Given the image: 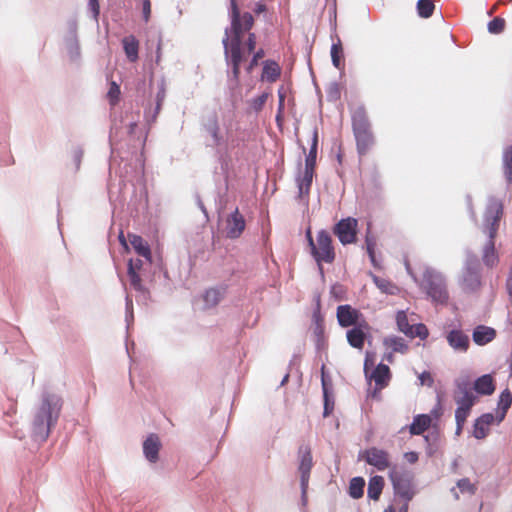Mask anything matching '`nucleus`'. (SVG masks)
Listing matches in <instances>:
<instances>
[{
    "instance_id": "338daca9",
    "label": "nucleus",
    "mask_w": 512,
    "mask_h": 512,
    "mask_svg": "<svg viewBox=\"0 0 512 512\" xmlns=\"http://www.w3.org/2000/svg\"><path fill=\"white\" fill-rule=\"evenodd\" d=\"M338 161L341 163V155H338Z\"/></svg>"
},
{
    "instance_id": "de8ad7c7",
    "label": "nucleus",
    "mask_w": 512,
    "mask_h": 512,
    "mask_svg": "<svg viewBox=\"0 0 512 512\" xmlns=\"http://www.w3.org/2000/svg\"><path fill=\"white\" fill-rule=\"evenodd\" d=\"M256 34L255 33H249L248 38L245 42V46L247 47V50L249 53L253 52L256 47Z\"/></svg>"
},
{
    "instance_id": "2f4dec72",
    "label": "nucleus",
    "mask_w": 512,
    "mask_h": 512,
    "mask_svg": "<svg viewBox=\"0 0 512 512\" xmlns=\"http://www.w3.org/2000/svg\"><path fill=\"white\" fill-rule=\"evenodd\" d=\"M122 43L127 58L132 62L136 61L138 58L139 49L138 40L133 35H130L125 37L122 40Z\"/></svg>"
},
{
    "instance_id": "2eb2a0df",
    "label": "nucleus",
    "mask_w": 512,
    "mask_h": 512,
    "mask_svg": "<svg viewBox=\"0 0 512 512\" xmlns=\"http://www.w3.org/2000/svg\"><path fill=\"white\" fill-rule=\"evenodd\" d=\"M481 285L480 272L475 268L466 267L461 280L463 291L466 293H475L480 290Z\"/></svg>"
},
{
    "instance_id": "9d476101",
    "label": "nucleus",
    "mask_w": 512,
    "mask_h": 512,
    "mask_svg": "<svg viewBox=\"0 0 512 512\" xmlns=\"http://www.w3.org/2000/svg\"><path fill=\"white\" fill-rule=\"evenodd\" d=\"M336 316L339 325L344 328L357 326L362 320H365L358 309L348 304L338 306Z\"/></svg>"
},
{
    "instance_id": "8fccbe9b",
    "label": "nucleus",
    "mask_w": 512,
    "mask_h": 512,
    "mask_svg": "<svg viewBox=\"0 0 512 512\" xmlns=\"http://www.w3.org/2000/svg\"><path fill=\"white\" fill-rule=\"evenodd\" d=\"M278 98H279V102H278V110L281 111H284V103H285V98H286V90L284 89V87H280L278 89Z\"/></svg>"
},
{
    "instance_id": "72a5a7b5",
    "label": "nucleus",
    "mask_w": 512,
    "mask_h": 512,
    "mask_svg": "<svg viewBox=\"0 0 512 512\" xmlns=\"http://www.w3.org/2000/svg\"><path fill=\"white\" fill-rule=\"evenodd\" d=\"M373 282L377 286L378 289L381 290V292L389 294V295H395L399 292V288L390 280L379 277V276H373Z\"/></svg>"
},
{
    "instance_id": "09e8293b",
    "label": "nucleus",
    "mask_w": 512,
    "mask_h": 512,
    "mask_svg": "<svg viewBox=\"0 0 512 512\" xmlns=\"http://www.w3.org/2000/svg\"><path fill=\"white\" fill-rule=\"evenodd\" d=\"M142 13L145 22H148L151 15V2L150 0H143Z\"/></svg>"
},
{
    "instance_id": "b1692460",
    "label": "nucleus",
    "mask_w": 512,
    "mask_h": 512,
    "mask_svg": "<svg viewBox=\"0 0 512 512\" xmlns=\"http://www.w3.org/2000/svg\"><path fill=\"white\" fill-rule=\"evenodd\" d=\"M281 75V67L279 64L272 60H266L263 63V71L261 79L270 83L276 82Z\"/></svg>"
},
{
    "instance_id": "423d86ee",
    "label": "nucleus",
    "mask_w": 512,
    "mask_h": 512,
    "mask_svg": "<svg viewBox=\"0 0 512 512\" xmlns=\"http://www.w3.org/2000/svg\"><path fill=\"white\" fill-rule=\"evenodd\" d=\"M389 478L396 495H399L405 501L413 499L415 493L412 487V476L408 472L400 471L394 466L390 469Z\"/></svg>"
},
{
    "instance_id": "13d9d810",
    "label": "nucleus",
    "mask_w": 512,
    "mask_h": 512,
    "mask_svg": "<svg viewBox=\"0 0 512 512\" xmlns=\"http://www.w3.org/2000/svg\"><path fill=\"white\" fill-rule=\"evenodd\" d=\"M267 10V7L265 4L257 3L253 9L254 13L259 15Z\"/></svg>"
},
{
    "instance_id": "a211bd4d",
    "label": "nucleus",
    "mask_w": 512,
    "mask_h": 512,
    "mask_svg": "<svg viewBox=\"0 0 512 512\" xmlns=\"http://www.w3.org/2000/svg\"><path fill=\"white\" fill-rule=\"evenodd\" d=\"M449 345L456 351L466 352L469 348L470 341L467 334L461 330H451L446 336Z\"/></svg>"
},
{
    "instance_id": "bb28decb",
    "label": "nucleus",
    "mask_w": 512,
    "mask_h": 512,
    "mask_svg": "<svg viewBox=\"0 0 512 512\" xmlns=\"http://www.w3.org/2000/svg\"><path fill=\"white\" fill-rule=\"evenodd\" d=\"M225 288H210L205 291L202 298L205 307L210 309L216 307L224 298Z\"/></svg>"
},
{
    "instance_id": "9b49d317",
    "label": "nucleus",
    "mask_w": 512,
    "mask_h": 512,
    "mask_svg": "<svg viewBox=\"0 0 512 512\" xmlns=\"http://www.w3.org/2000/svg\"><path fill=\"white\" fill-rule=\"evenodd\" d=\"M365 461L374 466L379 471H384L391 467L390 455L387 451L376 447H371L364 452Z\"/></svg>"
},
{
    "instance_id": "20e7f679",
    "label": "nucleus",
    "mask_w": 512,
    "mask_h": 512,
    "mask_svg": "<svg viewBox=\"0 0 512 512\" xmlns=\"http://www.w3.org/2000/svg\"><path fill=\"white\" fill-rule=\"evenodd\" d=\"M306 237L309 242L311 255L319 265L320 269H322V263L331 264L335 260L336 253L333 246V240L328 231H319L316 239L314 240L311 230L308 229L306 231Z\"/></svg>"
},
{
    "instance_id": "f03ea898",
    "label": "nucleus",
    "mask_w": 512,
    "mask_h": 512,
    "mask_svg": "<svg viewBox=\"0 0 512 512\" xmlns=\"http://www.w3.org/2000/svg\"><path fill=\"white\" fill-rule=\"evenodd\" d=\"M503 216V204L498 199H491L484 213L482 231L488 236L482 250V261L487 267H494L499 263V256L495 249V238Z\"/></svg>"
},
{
    "instance_id": "a18cd8bd",
    "label": "nucleus",
    "mask_w": 512,
    "mask_h": 512,
    "mask_svg": "<svg viewBox=\"0 0 512 512\" xmlns=\"http://www.w3.org/2000/svg\"><path fill=\"white\" fill-rule=\"evenodd\" d=\"M457 486L461 492H467L469 494H473L475 492V486L470 482L468 478L460 479L457 482Z\"/></svg>"
},
{
    "instance_id": "aec40b11",
    "label": "nucleus",
    "mask_w": 512,
    "mask_h": 512,
    "mask_svg": "<svg viewBox=\"0 0 512 512\" xmlns=\"http://www.w3.org/2000/svg\"><path fill=\"white\" fill-rule=\"evenodd\" d=\"M161 442L156 434H150L143 443V452L146 459L152 463L158 460Z\"/></svg>"
},
{
    "instance_id": "c756f323",
    "label": "nucleus",
    "mask_w": 512,
    "mask_h": 512,
    "mask_svg": "<svg viewBox=\"0 0 512 512\" xmlns=\"http://www.w3.org/2000/svg\"><path fill=\"white\" fill-rule=\"evenodd\" d=\"M383 345L390 349L392 353H406L408 351V345L403 338L397 336H389L384 338Z\"/></svg>"
},
{
    "instance_id": "052dcab7",
    "label": "nucleus",
    "mask_w": 512,
    "mask_h": 512,
    "mask_svg": "<svg viewBox=\"0 0 512 512\" xmlns=\"http://www.w3.org/2000/svg\"><path fill=\"white\" fill-rule=\"evenodd\" d=\"M369 362H370L369 355L367 354L366 359H365V364H364V370H365L366 373H367V370H368Z\"/></svg>"
},
{
    "instance_id": "69168bd1",
    "label": "nucleus",
    "mask_w": 512,
    "mask_h": 512,
    "mask_svg": "<svg viewBox=\"0 0 512 512\" xmlns=\"http://www.w3.org/2000/svg\"><path fill=\"white\" fill-rule=\"evenodd\" d=\"M323 387H325V382H322ZM324 393L326 394V388H324Z\"/></svg>"
},
{
    "instance_id": "e2e57ef3",
    "label": "nucleus",
    "mask_w": 512,
    "mask_h": 512,
    "mask_svg": "<svg viewBox=\"0 0 512 512\" xmlns=\"http://www.w3.org/2000/svg\"><path fill=\"white\" fill-rule=\"evenodd\" d=\"M392 358H393V355H392V352L386 357V359L389 361V362H392Z\"/></svg>"
},
{
    "instance_id": "f257e3e1",
    "label": "nucleus",
    "mask_w": 512,
    "mask_h": 512,
    "mask_svg": "<svg viewBox=\"0 0 512 512\" xmlns=\"http://www.w3.org/2000/svg\"><path fill=\"white\" fill-rule=\"evenodd\" d=\"M230 17L232 38L228 37L226 29L225 37L222 40L224 52L227 59L232 65V73L235 79L240 75V65L243 60L242 53V37L245 32L252 29L254 25V17L249 12L241 13L236 0H230Z\"/></svg>"
},
{
    "instance_id": "1a4fd4ad",
    "label": "nucleus",
    "mask_w": 512,
    "mask_h": 512,
    "mask_svg": "<svg viewBox=\"0 0 512 512\" xmlns=\"http://www.w3.org/2000/svg\"><path fill=\"white\" fill-rule=\"evenodd\" d=\"M299 455V472L301 476V487L306 490L310 478V472L313 467V459L311 448L309 445H301L298 451Z\"/></svg>"
},
{
    "instance_id": "0eeeda50",
    "label": "nucleus",
    "mask_w": 512,
    "mask_h": 512,
    "mask_svg": "<svg viewBox=\"0 0 512 512\" xmlns=\"http://www.w3.org/2000/svg\"><path fill=\"white\" fill-rule=\"evenodd\" d=\"M357 228V219L347 217L335 224L333 233L343 245L353 244L357 240Z\"/></svg>"
},
{
    "instance_id": "79ce46f5",
    "label": "nucleus",
    "mask_w": 512,
    "mask_h": 512,
    "mask_svg": "<svg viewBox=\"0 0 512 512\" xmlns=\"http://www.w3.org/2000/svg\"><path fill=\"white\" fill-rule=\"evenodd\" d=\"M504 170L507 177L510 179L512 176V145L507 147L503 154Z\"/></svg>"
},
{
    "instance_id": "cd10ccee",
    "label": "nucleus",
    "mask_w": 512,
    "mask_h": 512,
    "mask_svg": "<svg viewBox=\"0 0 512 512\" xmlns=\"http://www.w3.org/2000/svg\"><path fill=\"white\" fill-rule=\"evenodd\" d=\"M432 419L427 414H421L414 417L412 424L410 425V433L412 435L423 434L431 425Z\"/></svg>"
},
{
    "instance_id": "c9c22d12",
    "label": "nucleus",
    "mask_w": 512,
    "mask_h": 512,
    "mask_svg": "<svg viewBox=\"0 0 512 512\" xmlns=\"http://www.w3.org/2000/svg\"><path fill=\"white\" fill-rule=\"evenodd\" d=\"M365 244H366V250L369 255V258L371 260V263L376 267V257H375V248L377 245L376 238L372 235L370 231V225L367 228L366 236H365Z\"/></svg>"
},
{
    "instance_id": "a878e982",
    "label": "nucleus",
    "mask_w": 512,
    "mask_h": 512,
    "mask_svg": "<svg viewBox=\"0 0 512 512\" xmlns=\"http://www.w3.org/2000/svg\"><path fill=\"white\" fill-rule=\"evenodd\" d=\"M204 129L211 136L215 146L219 147L224 143V139L220 133V127L216 116L208 119V121L204 124Z\"/></svg>"
},
{
    "instance_id": "680f3d73",
    "label": "nucleus",
    "mask_w": 512,
    "mask_h": 512,
    "mask_svg": "<svg viewBox=\"0 0 512 512\" xmlns=\"http://www.w3.org/2000/svg\"><path fill=\"white\" fill-rule=\"evenodd\" d=\"M119 240L127 248L126 240L122 234L119 236Z\"/></svg>"
},
{
    "instance_id": "e433bc0d",
    "label": "nucleus",
    "mask_w": 512,
    "mask_h": 512,
    "mask_svg": "<svg viewBox=\"0 0 512 512\" xmlns=\"http://www.w3.org/2000/svg\"><path fill=\"white\" fill-rule=\"evenodd\" d=\"M471 408L472 407H457V409L455 411V419H456V424H457V428H456L457 435H460V433L462 432L463 426L466 422L467 417L470 414Z\"/></svg>"
},
{
    "instance_id": "4be33fe9",
    "label": "nucleus",
    "mask_w": 512,
    "mask_h": 512,
    "mask_svg": "<svg viewBox=\"0 0 512 512\" xmlns=\"http://www.w3.org/2000/svg\"><path fill=\"white\" fill-rule=\"evenodd\" d=\"M511 404H512V393L508 388H506L505 390H503L501 392V394L499 396L498 409H497L496 415H494L496 417L497 424H499L500 422H502L504 420V418L507 414V411L511 407Z\"/></svg>"
},
{
    "instance_id": "37998d69",
    "label": "nucleus",
    "mask_w": 512,
    "mask_h": 512,
    "mask_svg": "<svg viewBox=\"0 0 512 512\" xmlns=\"http://www.w3.org/2000/svg\"><path fill=\"white\" fill-rule=\"evenodd\" d=\"M120 87L116 82H111L107 98L112 106L116 105L120 97Z\"/></svg>"
},
{
    "instance_id": "6e6d98bb",
    "label": "nucleus",
    "mask_w": 512,
    "mask_h": 512,
    "mask_svg": "<svg viewBox=\"0 0 512 512\" xmlns=\"http://www.w3.org/2000/svg\"><path fill=\"white\" fill-rule=\"evenodd\" d=\"M405 459L409 463H415L418 460V454L416 452L405 453Z\"/></svg>"
},
{
    "instance_id": "4468645a",
    "label": "nucleus",
    "mask_w": 512,
    "mask_h": 512,
    "mask_svg": "<svg viewBox=\"0 0 512 512\" xmlns=\"http://www.w3.org/2000/svg\"><path fill=\"white\" fill-rule=\"evenodd\" d=\"M245 219L243 215L236 208L233 213L226 220V235L228 238L236 239L241 236L245 230Z\"/></svg>"
},
{
    "instance_id": "7ed1b4c3",
    "label": "nucleus",
    "mask_w": 512,
    "mask_h": 512,
    "mask_svg": "<svg viewBox=\"0 0 512 512\" xmlns=\"http://www.w3.org/2000/svg\"><path fill=\"white\" fill-rule=\"evenodd\" d=\"M352 129L359 155L367 154L375 144V137L366 111L357 109L352 115Z\"/></svg>"
},
{
    "instance_id": "39448f33",
    "label": "nucleus",
    "mask_w": 512,
    "mask_h": 512,
    "mask_svg": "<svg viewBox=\"0 0 512 512\" xmlns=\"http://www.w3.org/2000/svg\"><path fill=\"white\" fill-rule=\"evenodd\" d=\"M56 405V403L54 406L52 405L49 397L44 398L35 417L34 433L42 439H46L48 437L51 426L58 418L59 408H56Z\"/></svg>"
},
{
    "instance_id": "393cba45",
    "label": "nucleus",
    "mask_w": 512,
    "mask_h": 512,
    "mask_svg": "<svg viewBox=\"0 0 512 512\" xmlns=\"http://www.w3.org/2000/svg\"><path fill=\"white\" fill-rule=\"evenodd\" d=\"M472 336L476 344L485 345L495 338L496 332L493 328L480 325L474 329Z\"/></svg>"
},
{
    "instance_id": "dca6fc26",
    "label": "nucleus",
    "mask_w": 512,
    "mask_h": 512,
    "mask_svg": "<svg viewBox=\"0 0 512 512\" xmlns=\"http://www.w3.org/2000/svg\"><path fill=\"white\" fill-rule=\"evenodd\" d=\"M496 422L492 413H486L476 419L474 423L473 436L477 439H484L490 433V427Z\"/></svg>"
},
{
    "instance_id": "603ef678",
    "label": "nucleus",
    "mask_w": 512,
    "mask_h": 512,
    "mask_svg": "<svg viewBox=\"0 0 512 512\" xmlns=\"http://www.w3.org/2000/svg\"><path fill=\"white\" fill-rule=\"evenodd\" d=\"M143 262L140 259L130 260L128 263V270L139 272L142 269Z\"/></svg>"
},
{
    "instance_id": "a19ab883",
    "label": "nucleus",
    "mask_w": 512,
    "mask_h": 512,
    "mask_svg": "<svg viewBox=\"0 0 512 512\" xmlns=\"http://www.w3.org/2000/svg\"><path fill=\"white\" fill-rule=\"evenodd\" d=\"M505 26H506V21L504 18L495 17L488 23V31L491 34H499L504 31Z\"/></svg>"
},
{
    "instance_id": "58836bf2",
    "label": "nucleus",
    "mask_w": 512,
    "mask_h": 512,
    "mask_svg": "<svg viewBox=\"0 0 512 512\" xmlns=\"http://www.w3.org/2000/svg\"><path fill=\"white\" fill-rule=\"evenodd\" d=\"M343 48L341 45V41L338 40L337 43H334L331 47V59L333 65L340 69L343 65Z\"/></svg>"
},
{
    "instance_id": "ddd939ff",
    "label": "nucleus",
    "mask_w": 512,
    "mask_h": 512,
    "mask_svg": "<svg viewBox=\"0 0 512 512\" xmlns=\"http://www.w3.org/2000/svg\"><path fill=\"white\" fill-rule=\"evenodd\" d=\"M426 292L433 301L445 303L448 300V292L440 278L429 277L424 283Z\"/></svg>"
},
{
    "instance_id": "0e129e2a",
    "label": "nucleus",
    "mask_w": 512,
    "mask_h": 512,
    "mask_svg": "<svg viewBox=\"0 0 512 512\" xmlns=\"http://www.w3.org/2000/svg\"><path fill=\"white\" fill-rule=\"evenodd\" d=\"M328 414H329V412H328V406H327V404H326V405H325L324 415H325V416H327Z\"/></svg>"
},
{
    "instance_id": "bf43d9fd",
    "label": "nucleus",
    "mask_w": 512,
    "mask_h": 512,
    "mask_svg": "<svg viewBox=\"0 0 512 512\" xmlns=\"http://www.w3.org/2000/svg\"><path fill=\"white\" fill-rule=\"evenodd\" d=\"M283 115H284V111H281L277 109V114H276V122L277 124L280 126L282 121H283Z\"/></svg>"
},
{
    "instance_id": "ea45409f",
    "label": "nucleus",
    "mask_w": 512,
    "mask_h": 512,
    "mask_svg": "<svg viewBox=\"0 0 512 512\" xmlns=\"http://www.w3.org/2000/svg\"><path fill=\"white\" fill-rule=\"evenodd\" d=\"M269 97H270V93L264 92L261 95H259L258 97L251 99L249 101L250 109L255 113H259L260 111H262V109L265 106Z\"/></svg>"
},
{
    "instance_id": "5fc2aeb1",
    "label": "nucleus",
    "mask_w": 512,
    "mask_h": 512,
    "mask_svg": "<svg viewBox=\"0 0 512 512\" xmlns=\"http://www.w3.org/2000/svg\"><path fill=\"white\" fill-rule=\"evenodd\" d=\"M89 7L93 12L94 17L97 18L100 12L98 0H89Z\"/></svg>"
},
{
    "instance_id": "f704fd0d",
    "label": "nucleus",
    "mask_w": 512,
    "mask_h": 512,
    "mask_svg": "<svg viewBox=\"0 0 512 512\" xmlns=\"http://www.w3.org/2000/svg\"><path fill=\"white\" fill-rule=\"evenodd\" d=\"M365 481L362 477H355L350 481L349 495L354 499H359L364 493Z\"/></svg>"
},
{
    "instance_id": "4c0bfd02",
    "label": "nucleus",
    "mask_w": 512,
    "mask_h": 512,
    "mask_svg": "<svg viewBox=\"0 0 512 512\" xmlns=\"http://www.w3.org/2000/svg\"><path fill=\"white\" fill-rule=\"evenodd\" d=\"M435 9V5L432 0H418L417 12L422 18H429L432 16Z\"/></svg>"
},
{
    "instance_id": "3c124183",
    "label": "nucleus",
    "mask_w": 512,
    "mask_h": 512,
    "mask_svg": "<svg viewBox=\"0 0 512 512\" xmlns=\"http://www.w3.org/2000/svg\"><path fill=\"white\" fill-rule=\"evenodd\" d=\"M419 380L421 382L422 385H428V386H431L433 384V378L431 376V374L427 371H424L423 373H421L419 375Z\"/></svg>"
},
{
    "instance_id": "412c9836",
    "label": "nucleus",
    "mask_w": 512,
    "mask_h": 512,
    "mask_svg": "<svg viewBox=\"0 0 512 512\" xmlns=\"http://www.w3.org/2000/svg\"><path fill=\"white\" fill-rule=\"evenodd\" d=\"M128 239L135 252L145 258L148 262H152V253L148 243L139 235L128 234Z\"/></svg>"
},
{
    "instance_id": "7c9ffc66",
    "label": "nucleus",
    "mask_w": 512,
    "mask_h": 512,
    "mask_svg": "<svg viewBox=\"0 0 512 512\" xmlns=\"http://www.w3.org/2000/svg\"><path fill=\"white\" fill-rule=\"evenodd\" d=\"M317 148H318V133L315 130L313 132L312 143L310 147V151L305 159V171L315 172L316 167V158H317Z\"/></svg>"
},
{
    "instance_id": "49530a36",
    "label": "nucleus",
    "mask_w": 512,
    "mask_h": 512,
    "mask_svg": "<svg viewBox=\"0 0 512 512\" xmlns=\"http://www.w3.org/2000/svg\"><path fill=\"white\" fill-rule=\"evenodd\" d=\"M264 56H265L264 49H262V48L258 49L254 53L252 60L250 61L249 65L247 67V71L251 72L258 65V61L260 59H262Z\"/></svg>"
},
{
    "instance_id": "f8f14e48",
    "label": "nucleus",
    "mask_w": 512,
    "mask_h": 512,
    "mask_svg": "<svg viewBox=\"0 0 512 512\" xmlns=\"http://www.w3.org/2000/svg\"><path fill=\"white\" fill-rule=\"evenodd\" d=\"M370 330V325L366 320H362L359 325L352 327L346 333L347 342L353 348L362 350L365 340Z\"/></svg>"
},
{
    "instance_id": "6ab92c4d",
    "label": "nucleus",
    "mask_w": 512,
    "mask_h": 512,
    "mask_svg": "<svg viewBox=\"0 0 512 512\" xmlns=\"http://www.w3.org/2000/svg\"><path fill=\"white\" fill-rule=\"evenodd\" d=\"M475 396L467 384H458L454 393V400L457 407H473Z\"/></svg>"
},
{
    "instance_id": "4d7b16f0",
    "label": "nucleus",
    "mask_w": 512,
    "mask_h": 512,
    "mask_svg": "<svg viewBox=\"0 0 512 512\" xmlns=\"http://www.w3.org/2000/svg\"><path fill=\"white\" fill-rule=\"evenodd\" d=\"M506 289L509 294V296L512 298V265L510 269V275L506 281Z\"/></svg>"
},
{
    "instance_id": "6e6552de",
    "label": "nucleus",
    "mask_w": 512,
    "mask_h": 512,
    "mask_svg": "<svg viewBox=\"0 0 512 512\" xmlns=\"http://www.w3.org/2000/svg\"><path fill=\"white\" fill-rule=\"evenodd\" d=\"M396 323L399 331L410 338L419 337L420 339L424 340L429 335L428 329L424 324L419 323L416 325H410L405 311L397 312Z\"/></svg>"
},
{
    "instance_id": "c03bdc74",
    "label": "nucleus",
    "mask_w": 512,
    "mask_h": 512,
    "mask_svg": "<svg viewBox=\"0 0 512 512\" xmlns=\"http://www.w3.org/2000/svg\"><path fill=\"white\" fill-rule=\"evenodd\" d=\"M128 277L130 281V286L136 291H143L142 279L139 275V272L128 270Z\"/></svg>"
},
{
    "instance_id": "5701e85b",
    "label": "nucleus",
    "mask_w": 512,
    "mask_h": 512,
    "mask_svg": "<svg viewBox=\"0 0 512 512\" xmlns=\"http://www.w3.org/2000/svg\"><path fill=\"white\" fill-rule=\"evenodd\" d=\"M474 390L481 395H491L495 391V382L490 374L477 378L473 386Z\"/></svg>"
},
{
    "instance_id": "473e14b6",
    "label": "nucleus",
    "mask_w": 512,
    "mask_h": 512,
    "mask_svg": "<svg viewBox=\"0 0 512 512\" xmlns=\"http://www.w3.org/2000/svg\"><path fill=\"white\" fill-rule=\"evenodd\" d=\"M384 488V479L382 476L376 475L370 478L368 483L367 494L370 499L378 500Z\"/></svg>"
},
{
    "instance_id": "f3484780",
    "label": "nucleus",
    "mask_w": 512,
    "mask_h": 512,
    "mask_svg": "<svg viewBox=\"0 0 512 512\" xmlns=\"http://www.w3.org/2000/svg\"><path fill=\"white\" fill-rule=\"evenodd\" d=\"M375 382V392H379L388 386L391 379L390 368L385 364H378L369 376Z\"/></svg>"
},
{
    "instance_id": "864d4df0",
    "label": "nucleus",
    "mask_w": 512,
    "mask_h": 512,
    "mask_svg": "<svg viewBox=\"0 0 512 512\" xmlns=\"http://www.w3.org/2000/svg\"><path fill=\"white\" fill-rule=\"evenodd\" d=\"M408 505L409 501H405L398 510L393 505H389L383 512H408Z\"/></svg>"
},
{
    "instance_id": "c85d7f7f",
    "label": "nucleus",
    "mask_w": 512,
    "mask_h": 512,
    "mask_svg": "<svg viewBox=\"0 0 512 512\" xmlns=\"http://www.w3.org/2000/svg\"><path fill=\"white\" fill-rule=\"evenodd\" d=\"M314 172L305 171L303 175L297 178V186L299 190V198H307L310 193Z\"/></svg>"
}]
</instances>
